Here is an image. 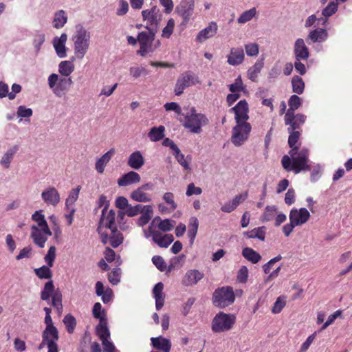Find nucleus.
Segmentation results:
<instances>
[{"mask_svg": "<svg viewBox=\"0 0 352 352\" xmlns=\"http://www.w3.org/2000/svg\"><path fill=\"white\" fill-rule=\"evenodd\" d=\"M298 149H291L289 152L290 156L285 155L282 157V166L287 171H293L298 174L302 171L311 170V166L309 164V151L306 148H302L300 151Z\"/></svg>", "mask_w": 352, "mask_h": 352, "instance_id": "1", "label": "nucleus"}, {"mask_svg": "<svg viewBox=\"0 0 352 352\" xmlns=\"http://www.w3.org/2000/svg\"><path fill=\"white\" fill-rule=\"evenodd\" d=\"M90 32L81 25L76 27V31L72 36L74 54L78 59H82L87 54L90 45Z\"/></svg>", "mask_w": 352, "mask_h": 352, "instance_id": "2", "label": "nucleus"}, {"mask_svg": "<svg viewBox=\"0 0 352 352\" xmlns=\"http://www.w3.org/2000/svg\"><path fill=\"white\" fill-rule=\"evenodd\" d=\"M115 218L116 212L113 210H107V206L102 209L97 230L100 236L101 241L104 244H107L109 241V234L106 232L105 229L111 230L117 228L115 224Z\"/></svg>", "mask_w": 352, "mask_h": 352, "instance_id": "3", "label": "nucleus"}, {"mask_svg": "<svg viewBox=\"0 0 352 352\" xmlns=\"http://www.w3.org/2000/svg\"><path fill=\"white\" fill-rule=\"evenodd\" d=\"M184 126L194 133H199L202 126L208 123V120L204 114L196 112L195 107L190 108L186 113Z\"/></svg>", "mask_w": 352, "mask_h": 352, "instance_id": "4", "label": "nucleus"}, {"mask_svg": "<svg viewBox=\"0 0 352 352\" xmlns=\"http://www.w3.org/2000/svg\"><path fill=\"white\" fill-rule=\"evenodd\" d=\"M49 87L54 94L59 98L65 96L69 90L73 82L70 77H60L56 74H52L47 79Z\"/></svg>", "mask_w": 352, "mask_h": 352, "instance_id": "5", "label": "nucleus"}, {"mask_svg": "<svg viewBox=\"0 0 352 352\" xmlns=\"http://www.w3.org/2000/svg\"><path fill=\"white\" fill-rule=\"evenodd\" d=\"M236 317L233 314L219 312L212 320L211 328L214 333H219L231 329L235 323Z\"/></svg>", "mask_w": 352, "mask_h": 352, "instance_id": "6", "label": "nucleus"}, {"mask_svg": "<svg viewBox=\"0 0 352 352\" xmlns=\"http://www.w3.org/2000/svg\"><path fill=\"white\" fill-rule=\"evenodd\" d=\"M148 32H141L138 35V40L140 43V50L137 54L141 56H146L148 53H153L155 48H153V43L155 38V32L146 26Z\"/></svg>", "mask_w": 352, "mask_h": 352, "instance_id": "7", "label": "nucleus"}, {"mask_svg": "<svg viewBox=\"0 0 352 352\" xmlns=\"http://www.w3.org/2000/svg\"><path fill=\"white\" fill-rule=\"evenodd\" d=\"M234 294L231 287H222L214 290L212 301L215 306L220 308L226 307L234 302Z\"/></svg>", "mask_w": 352, "mask_h": 352, "instance_id": "8", "label": "nucleus"}, {"mask_svg": "<svg viewBox=\"0 0 352 352\" xmlns=\"http://www.w3.org/2000/svg\"><path fill=\"white\" fill-rule=\"evenodd\" d=\"M251 131L249 122H236L232 130V143L236 146H241L249 138Z\"/></svg>", "mask_w": 352, "mask_h": 352, "instance_id": "9", "label": "nucleus"}, {"mask_svg": "<svg viewBox=\"0 0 352 352\" xmlns=\"http://www.w3.org/2000/svg\"><path fill=\"white\" fill-rule=\"evenodd\" d=\"M199 83L200 81L198 76L192 72H185L177 78L174 92L176 96H180L186 88Z\"/></svg>", "mask_w": 352, "mask_h": 352, "instance_id": "10", "label": "nucleus"}, {"mask_svg": "<svg viewBox=\"0 0 352 352\" xmlns=\"http://www.w3.org/2000/svg\"><path fill=\"white\" fill-rule=\"evenodd\" d=\"M41 336L42 339L47 342V352H59L57 344L59 333L57 328L45 329Z\"/></svg>", "mask_w": 352, "mask_h": 352, "instance_id": "11", "label": "nucleus"}, {"mask_svg": "<svg viewBox=\"0 0 352 352\" xmlns=\"http://www.w3.org/2000/svg\"><path fill=\"white\" fill-rule=\"evenodd\" d=\"M52 234L50 229L49 232L45 230V227H39L33 225L31 227V234L30 236L33 240V242L40 248H43L45 246V242L47 241L48 236Z\"/></svg>", "mask_w": 352, "mask_h": 352, "instance_id": "12", "label": "nucleus"}, {"mask_svg": "<svg viewBox=\"0 0 352 352\" xmlns=\"http://www.w3.org/2000/svg\"><path fill=\"white\" fill-rule=\"evenodd\" d=\"M234 113L236 122H248L249 119V106L245 100H240L234 107L230 109Z\"/></svg>", "mask_w": 352, "mask_h": 352, "instance_id": "13", "label": "nucleus"}, {"mask_svg": "<svg viewBox=\"0 0 352 352\" xmlns=\"http://www.w3.org/2000/svg\"><path fill=\"white\" fill-rule=\"evenodd\" d=\"M204 277V273L197 269H190L186 272L182 278L181 283L185 287L196 285Z\"/></svg>", "mask_w": 352, "mask_h": 352, "instance_id": "14", "label": "nucleus"}, {"mask_svg": "<svg viewBox=\"0 0 352 352\" xmlns=\"http://www.w3.org/2000/svg\"><path fill=\"white\" fill-rule=\"evenodd\" d=\"M195 0H181L176 6L175 12L184 21H188L194 13Z\"/></svg>", "mask_w": 352, "mask_h": 352, "instance_id": "15", "label": "nucleus"}, {"mask_svg": "<svg viewBox=\"0 0 352 352\" xmlns=\"http://www.w3.org/2000/svg\"><path fill=\"white\" fill-rule=\"evenodd\" d=\"M289 221L293 222L296 226L305 224L310 218V213L305 208L300 209L292 208L290 210Z\"/></svg>", "mask_w": 352, "mask_h": 352, "instance_id": "16", "label": "nucleus"}, {"mask_svg": "<svg viewBox=\"0 0 352 352\" xmlns=\"http://www.w3.org/2000/svg\"><path fill=\"white\" fill-rule=\"evenodd\" d=\"M41 199L48 206H56L60 201V193L53 186L45 188L41 192Z\"/></svg>", "mask_w": 352, "mask_h": 352, "instance_id": "17", "label": "nucleus"}, {"mask_svg": "<svg viewBox=\"0 0 352 352\" xmlns=\"http://www.w3.org/2000/svg\"><path fill=\"white\" fill-rule=\"evenodd\" d=\"M306 118V116L302 113H291L289 118L285 114L284 120L285 125L289 126L287 131H298L305 122Z\"/></svg>", "mask_w": 352, "mask_h": 352, "instance_id": "18", "label": "nucleus"}, {"mask_svg": "<svg viewBox=\"0 0 352 352\" xmlns=\"http://www.w3.org/2000/svg\"><path fill=\"white\" fill-rule=\"evenodd\" d=\"M227 63L232 66H237L243 63L245 59V53L241 47H232L227 56Z\"/></svg>", "mask_w": 352, "mask_h": 352, "instance_id": "19", "label": "nucleus"}, {"mask_svg": "<svg viewBox=\"0 0 352 352\" xmlns=\"http://www.w3.org/2000/svg\"><path fill=\"white\" fill-rule=\"evenodd\" d=\"M142 15L144 21H147L150 25L155 26L159 24L162 16L160 10L156 6H153L151 9L143 10Z\"/></svg>", "mask_w": 352, "mask_h": 352, "instance_id": "20", "label": "nucleus"}, {"mask_svg": "<svg viewBox=\"0 0 352 352\" xmlns=\"http://www.w3.org/2000/svg\"><path fill=\"white\" fill-rule=\"evenodd\" d=\"M96 294L100 296L101 299L104 304H108L113 300V292L109 287L104 288L103 283L101 281H97L95 285Z\"/></svg>", "mask_w": 352, "mask_h": 352, "instance_id": "21", "label": "nucleus"}, {"mask_svg": "<svg viewBox=\"0 0 352 352\" xmlns=\"http://www.w3.org/2000/svg\"><path fill=\"white\" fill-rule=\"evenodd\" d=\"M294 53L295 59L307 60L309 57V49L302 38H297L294 43Z\"/></svg>", "mask_w": 352, "mask_h": 352, "instance_id": "22", "label": "nucleus"}, {"mask_svg": "<svg viewBox=\"0 0 352 352\" xmlns=\"http://www.w3.org/2000/svg\"><path fill=\"white\" fill-rule=\"evenodd\" d=\"M218 26L216 22L212 21L204 29L199 32L196 40L199 43H203L208 38L214 36L217 32Z\"/></svg>", "mask_w": 352, "mask_h": 352, "instance_id": "23", "label": "nucleus"}, {"mask_svg": "<svg viewBox=\"0 0 352 352\" xmlns=\"http://www.w3.org/2000/svg\"><path fill=\"white\" fill-rule=\"evenodd\" d=\"M19 150V146L14 144L10 146L2 155L0 160V165L3 168H9L14 157V155Z\"/></svg>", "mask_w": 352, "mask_h": 352, "instance_id": "24", "label": "nucleus"}, {"mask_svg": "<svg viewBox=\"0 0 352 352\" xmlns=\"http://www.w3.org/2000/svg\"><path fill=\"white\" fill-rule=\"evenodd\" d=\"M67 39L66 34L63 33L60 37H56L53 40V46L55 49L57 56L60 58L67 56L65 43Z\"/></svg>", "mask_w": 352, "mask_h": 352, "instance_id": "25", "label": "nucleus"}, {"mask_svg": "<svg viewBox=\"0 0 352 352\" xmlns=\"http://www.w3.org/2000/svg\"><path fill=\"white\" fill-rule=\"evenodd\" d=\"M151 345L153 348L162 352H170L171 342L169 339L162 336L153 337L151 338Z\"/></svg>", "mask_w": 352, "mask_h": 352, "instance_id": "26", "label": "nucleus"}, {"mask_svg": "<svg viewBox=\"0 0 352 352\" xmlns=\"http://www.w3.org/2000/svg\"><path fill=\"white\" fill-rule=\"evenodd\" d=\"M140 179L141 177L138 173L129 171L118 179V185L119 186H127L140 182Z\"/></svg>", "mask_w": 352, "mask_h": 352, "instance_id": "27", "label": "nucleus"}, {"mask_svg": "<svg viewBox=\"0 0 352 352\" xmlns=\"http://www.w3.org/2000/svg\"><path fill=\"white\" fill-rule=\"evenodd\" d=\"M329 36L327 30L324 28H316L309 32L307 41L312 43H322L325 41Z\"/></svg>", "mask_w": 352, "mask_h": 352, "instance_id": "28", "label": "nucleus"}, {"mask_svg": "<svg viewBox=\"0 0 352 352\" xmlns=\"http://www.w3.org/2000/svg\"><path fill=\"white\" fill-rule=\"evenodd\" d=\"M164 284L161 282L157 283L153 289V297L155 300V307L157 310H160L164 304L165 296L163 293Z\"/></svg>", "mask_w": 352, "mask_h": 352, "instance_id": "29", "label": "nucleus"}, {"mask_svg": "<svg viewBox=\"0 0 352 352\" xmlns=\"http://www.w3.org/2000/svg\"><path fill=\"white\" fill-rule=\"evenodd\" d=\"M127 164L131 168L138 170L144 164V159L140 151L133 152L128 158Z\"/></svg>", "mask_w": 352, "mask_h": 352, "instance_id": "30", "label": "nucleus"}, {"mask_svg": "<svg viewBox=\"0 0 352 352\" xmlns=\"http://www.w3.org/2000/svg\"><path fill=\"white\" fill-rule=\"evenodd\" d=\"M114 153V148H111L97 160L95 164V168L98 173L102 174L104 173L105 166L109 163Z\"/></svg>", "mask_w": 352, "mask_h": 352, "instance_id": "31", "label": "nucleus"}, {"mask_svg": "<svg viewBox=\"0 0 352 352\" xmlns=\"http://www.w3.org/2000/svg\"><path fill=\"white\" fill-rule=\"evenodd\" d=\"M96 333L102 342L110 339V331L108 327L107 320L102 319V320L99 321L96 327Z\"/></svg>", "mask_w": 352, "mask_h": 352, "instance_id": "32", "label": "nucleus"}, {"mask_svg": "<svg viewBox=\"0 0 352 352\" xmlns=\"http://www.w3.org/2000/svg\"><path fill=\"white\" fill-rule=\"evenodd\" d=\"M174 241L173 235L171 234H162L158 231L157 234L153 236V242L160 248H168Z\"/></svg>", "mask_w": 352, "mask_h": 352, "instance_id": "33", "label": "nucleus"}, {"mask_svg": "<svg viewBox=\"0 0 352 352\" xmlns=\"http://www.w3.org/2000/svg\"><path fill=\"white\" fill-rule=\"evenodd\" d=\"M264 66L263 59L258 60L252 67L248 70V77L252 82H256L258 74Z\"/></svg>", "mask_w": 352, "mask_h": 352, "instance_id": "34", "label": "nucleus"}, {"mask_svg": "<svg viewBox=\"0 0 352 352\" xmlns=\"http://www.w3.org/2000/svg\"><path fill=\"white\" fill-rule=\"evenodd\" d=\"M266 227L261 226L253 230L245 232L244 235L248 239H258L260 241H265V234H266Z\"/></svg>", "mask_w": 352, "mask_h": 352, "instance_id": "35", "label": "nucleus"}, {"mask_svg": "<svg viewBox=\"0 0 352 352\" xmlns=\"http://www.w3.org/2000/svg\"><path fill=\"white\" fill-rule=\"evenodd\" d=\"M67 21V16L65 10H60L55 12L52 25L56 29L63 28Z\"/></svg>", "mask_w": 352, "mask_h": 352, "instance_id": "36", "label": "nucleus"}, {"mask_svg": "<svg viewBox=\"0 0 352 352\" xmlns=\"http://www.w3.org/2000/svg\"><path fill=\"white\" fill-rule=\"evenodd\" d=\"M130 197L137 202H150L151 201V197L149 194L145 192L140 188H138L130 195Z\"/></svg>", "mask_w": 352, "mask_h": 352, "instance_id": "37", "label": "nucleus"}, {"mask_svg": "<svg viewBox=\"0 0 352 352\" xmlns=\"http://www.w3.org/2000/svg\"><path fill=\"white\" fill-rule=\"evenodd\" d=\"M302 104V100L297 95H292L288 100L289 109H287L285 114L287 117H289L291 113H294V111L297 110Z\"/></svg>", "mask_w": 352, "mask_h": 352, "instance_id": "38", "label": "nucleus"}, {"mask_svg": "<svg viewBox=\"0 0 352 352\" xmlns=\"http://www.w3.org/2000/svg\"><path fill=\"white\" fill-rule=\"evenodd\" d=\"M165 127L162 125L152 127L148 137L152 142H158L164 137Z\"/></svg>", "mask_w": 352, "mask_h": 352, "instance_id": "39", "label": "nucleus"}, {"mask_svg": "<svg viewBox=\"0 0 352 352\" xmlns=\"http://www.w3.org/2000/svg\"><path fill=\"white\" fill-rule=\"evenodd\" d=\"M199 228V221L197 217H192L189 219L188 236L190 243H193Z\"/></svg>", "mask_w": 352, "mask_h": 352, "instance_id": "40", "label": "nucleus"}, {"mask_svg": "<svg viewBox=\"0 0 352 352\" xmlns=\"http://www.w3.org/2000/svg\"><path fill=\"white\" fill-rule=\"evenodd\" d=\"M144 206L141 204H137L134 206L129 205L128 207V210H125V212H120L118 214V217L120 219H123L124 215L126 214L128 217H133L138 214H142L144 212Z\"/></svg>", "mask_w": 352, "mask_h": 352, "instance_id": "41", "label": "nucleus"}, {"mask_svg": "<svg viewBox=\"0 0 352 352\" xmlns=\"http://www.w3.org/2000/svg\"><path fill=\"white\" fill-rule=\"evenodd\" d=\"M144 212H142V215L138 219L137 224L140 227H142L147 224L151 220L153 210L151 205L144 206Z\"/></svg>", "mask_w": 352, "mask_h": 352, "instance_id": "42", "label": "nucleus"}, {"mask_svg": "<svg viewBox=\"0 0 352 352\" xmlns=\"http://www.w3.org/2000/svg\"><path fill=\"white\" fill-rule=\"evenodd\" d=\"M110 231L111 234L109 235L108 243H109L113 248H116L123 243V235L117 230V228Z\"/></svg>", "mask_w": 352, "mask_h": 352, "instance_id": "43", "label": "nucleus"}, {"mask_svg": "<svg viewBox=\"0 0 352 352\" xmlns=\"http://www.w3.org/2000/svg\"><path fill=\"white\" fill-rule=\"evenodd\" d=\"M243 256L248 261L256 264L261 259V256L254 250L250 248H245L242 250Z\"/></svg>", "mask_w": 352, "mask_h": 352, "instance_id": "44", "label": "nucleus"}, {"mask_svg": "<svg viewBox=\"0 0 352 352\" xmlns=\"http://www.w3.org/2000/svg\"><path fill=\"white\" fill-rule=\"evenodd\" d=\"M56 292L52 280L47 282L41 292V298L45 301H49L50 297Z\"/></svg>", "mask_w": 352, "mask_h": 352, "instance_id": "45", "label": "nucleus"}, {"mask_svg": "<svg viewBox=\"0 0 352 352\" xmlns=\"http://www.w3.org/2000/svg\"><path fill=\"white\" fill-rule=\"evenodd\" d=\"M173 155L177 160V162L184 168V169L190 170V163L192 160L190 155H187L185 157L184 155L181 153L180 149L176 151L175 153H173Z\"/></svg>", "mask_w": 352, "mask_h": 352, "instance_id": "46", "label": "nucleus"}, {"mask_svg": "<svg viewBox=\"0 0 352 352\" xmlns=\"http://www.w3.org/2000/svg\"><path fill=\"white\" fill-rule=\"evenodd\" d=\"M74 70V65L69 60L61 61L58 65V72L65 78H68Z\"/></svg>", "mask_w": 352, "mask_h": 352, "instance_id": "47", "label": "nucleus"}, {"mask_svg": "<svg viewBox=\"0 0 352 352\" xmlns=\"http://www.w3.org/2000/svg\"><path fill=\"white\" fill-rule=\"evenodd\" d=\"M51 305L56 309L57 314L60 315L63 312L62 294L58 289L52 295Z\"/></svg>", "mask_w": 352, "mask_h": 352, "instance_id": "48", "label": "nucleus"}, {"mask_svg": "<svg viewBox=\"0 0 352 352\" xmlns=\"http://www.w3.org/2000/svg\"><path fill=\"white\" fill-rule=\"evenodd\" d=\"M257 14L256 8L245 10L239 16L237 22L239 24H245L250 21Z\"/></svg>", "mask_w": 352, "mask_h": 352, "instance_id": "49", "label": "nucleus"}, {"mask_svg": "<svg viewBox=\"0 0 352 352\" xmlns=\"http://www.w3.org/2000/svg\"><path fill=\"white\" fill-rule=\"evenodd\" d=\"M292 91L297 94H302L305 89V82L298 76H294L292 79Z\"/></svg>", "mask_w": 352, "mask_h": 352, "instance_id": "50", "label": "nucleus"}, {"mask_svg": "<svg viewBox=\"0 0 352 352\" xmlns=\"http://www.w3.org/2000/svg\"><path fill=\"white\" fill-rule=\"evenodd\" d=\"M32 219L37 222V226L39 227H45V230L49 232V226L45 219L44 214L42 213V210L36 211L32 215Z\"/></svg>", "mask_w": 352, "mask_h": 352, "instance_id": "51", "label": "nucleus"}, {"mask_svg": "<svg viewBox=\"0 0 352 352\" xmlns=\"http://www.w3.org/2000/svg\"><path fill=\"white\" fill-rule=\"evenodd\" d=\"M50 267L48 265H43L39 268L34 269V273L41 279H50L52 276Z\"/></svg>", "mask_w": 352, "mask_h": 352, "instance_id": "52", "label": "nucleus"}, {"mask_svg": "<svg viewBox=\"0 0 352 352\" xmlns=\"http://www.w3.org/2000/svg\"><path fill=\"white\" fill-rule=\"evenodd\" d=\"M81 190V186H78L76 188L72 189L68 195V197L65 200V206L69 208V206H72L78 199L79 192Z\"/></svg>", "mask_w": 352, "mask_h": 352, "instance_id": "53", "label": "nucleus"}, {"mask_svg": "<svg viewBox=\"0 0 352 352\" xmlns=\"http://www.w3.org/2000/svg\"><path fill=\"white\" fill-rule=\"evenodd\" d=\"M277 207L276 206H267L261 216L262 221H270L272 220L276 214Z\"/></svg>", "mask_w": 352, "mask_h": 352, "instance_id": "54", "label": "nucleus"}, {"mask_svg": "<svg viewBox=\"0 0 352 352\" xmlns=\"http://www.w3.org/2000/svg\"><path fill=\"white\" fill-rule=\"evenodd\" d=\"M65 328L69 333H72L76 326V318L71 314L66 315L63 320Z\"/></svg>", "mask_w": 352, "mask_h": 352, "instance_id": "55", "label": "nucleus"}, {"mask_svg": "<svg viewBox=\"0 0 352 352\" xmlns=\"http://www.w3.org/2000/svg\"><path fill=\"white\" fill-rule=\"evenodd\" d=\"M158 219L160 220V223L157 227L160 230L163 232H168L172 230L176 223L175 220L170 219H166L164 220L160 219V217H158Z\"/></svg>", "mask_w": 352, "mask_h": 352, "instance_id": "56", "label": "nucleus"}, {"mask_svg": "<svg viewBox=\"0 0 352 352\" xmlns=\"http://www.w3.org/2000/svg\"><path fill=\"white\" fill-rule=\"evenodd\" d=\"M92 314L95 318L100 320H107L106 313L104 309L102 307V305L100 302H96L92 309Z\"/></svg>", "mask_w": 352, "mask_h": 352, "instance_id": "57", "label": "nucleus"}, {"mask_svg": "<svg viewBox=\"0 0 352 352\" xmlns=\"http://www.w3.org/2000/svg\"><path fill=\"white\" fill-rule=\"evenodd\" d=\"M338 10V3L335 1H331L328 5L322 9V15L323 16L329 18L334 14Z\"/></svg>", "mask_w": 352, "mask_h": 352, "instance_id": "58", "label": "nucleus"}, {"mask_svg": "<svg viewBox=\"0 0 352 352\" xmlns=\"http://www.w3.org/2000/svg\"><path fill=\"white\" fill-rule=\"evenodd\" d=\"M104 255L106 261L109 263H111L114 260H116V263L118 265H120L122 263L120 256H118L117 258H116L115 251L109 247L106 248L105 251L104 252Z\"/></svg>", "mask_w": 352, "mask_h": 352, "instance_id": "59", "label": "nucleus"}, {"mask_svg": "<svg viewBox=\"0 0 352 352\" xmlns=\"http://www.w3.org/2000/svg\"><path fill=\"white\" fill-rule=\"evenodd\" d=\"M286 305V298L285 296H279L273 305L272 312L273 314H279Z\"/></svg>", "mask_w": 352, "mask_h": 352, "instance_id": "60", "label": "nucleus"}, {"mask_svg": "<svg viewBox=\"0 0 352 352\" xmlns=\"http://www.w3.org/2000/svg\"><path fill=\"white\" fill-rule=\"evenodd\" d=\"M229 90L232 93H239L245 89L241 76H239L234 80V82L228 85Z\"/></svg>", "mask_w": 352, "mask_h": 352, "instance_id": "61", "label": "nucleus"}, {"mask_svg": "<svg viewBox=\"0 0 352 352\" xmlns=\"http://www.w3.org/2000/svg\"><path fill=\"white\" fill-rule=\"evenodd\" d=\"M288 132L289 133V136L288 138V144H289V147L291 148V149H294L295 148H298V146H296V144L300 138V131H288Z\"/></svg>", "mask_w": 352, "mask_h": 352, "instance_id": "62", "label": "nucleus"}, {"mask_svg": "<svg viewBox=\"0 0 352 352\" xmlns=\"http://www.w3.org/2000/svg\"><path fill=\"white\" fill-rule=\"evenodd\" d=\"M121 269L115 268L108 274L109 281L113 285H118L120 282Z\"/></svg>", "mask_w": 352, "mask_h": 352, "instance_id": "63", "label": "nucleus"}, {"mask_svg": "<svg viewBox=\"0 0 352 352\" xmlns=\"http://www.w3.org/2000/svg\"><path fill=\"white\" fill-rule=\"evenodd\" d=\"M175 28V21L173 19H170L166 25L163 28L162 36L164 38H169L172 35Z\"/></svg>", "mask_w": 352, "mask_h": 352, "instance_id": "64", "label": "nucleus"}]
</instances>
